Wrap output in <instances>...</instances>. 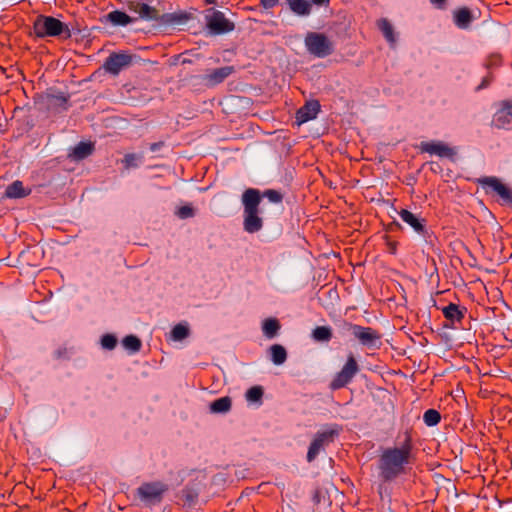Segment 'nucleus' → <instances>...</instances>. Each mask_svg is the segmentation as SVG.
I'll use <instances>...</instances> for the list:
<instances>
[{
    "label": "nucleus",
    "mask_w": 512,
    "mask_h": 512,
    "mask_svg": "<svg viewBox=\"0 0 512 512\" xmlns=\"http://www.w3.org/2000/svg\"><path fill=\"white\" fill-rule=\"evenodd\" d=\"M308 52L318 58H324L333 52L331 40L322 33L309 32L305 37Z\"/></svg>",
    "instance_id": "nucleus-4"
},
{
    "label": "nucleus",
    "mask_w": 512,
    "mask_h": 512,
    "mask_svg": "<svg viewBox=\"0 0 512 512\" xmlns=\"http://www.w3.org/2000/svg\"><path fill=\"white\" fill-rule=\"evenodd\" d=\"M351 330L353 335L365 346H375L380 339L379 333L370 327L352 325Z\"/></svg>",
    "instance_id": "nucleus-13"
},
{
    "label": "nucleus",
    "mask_w": 512,
    "mask_h": 512,
    "mask_svg": "<svg viewBox=\"0 0 512 512\" xmlns=\"http://www.w3.org/2000/svg\"><path fill=\"white\" fill-rule=\"evenodd\" d=\"M280 329V324L275 318H268L263 322L262 330L264 335L272 339L276 336Z\"/></svg>",
    "instance_id": "nucleus-26"
},
{
    "label": "nucleus",
    "mask_w": 512,
    "mask_h": 512,
    "mask_svg": "<svg viewBox=\"0 0 512 512\" xmlns=\"http://www.w3.org/2000/svg\"><path fill=\"white\" fill-rule=\"evenodd\" d=\"M93 145L90 142L78 143L70 152L69 157L74 160H82L93 152Z\"/></svg>",
    "instance_id": "nucleus-20"
},
{
    "label": "nucleus",
    "mask_w": 512,
    "mask_h": 512,
    "mask_svg": "<svg viewBox=\"0 0 512 512\" xmlns=\"http://www.w3.org/2000/svg\"><path fill=\"white\" fill-rule=\"evenodd\" d=\"M271 360L275 365H281L286 361L287 353L283 346L274 344L270 347Z\"/></svg>",
    "instance_id": "nucleus-28"
},
{
    "label": "nucleus",
    "mask_w": 512,
    "mask_h": 512,
    "mask_svg": "<svg viewBox=\"0 0 512 512\" xmlns=\"http://www.w3.org/2000/svg\"><path fill=\"white\" fill-rule=\"evenodd\" d=\"M334 431L318 432L313 441L311 442L308 452L307 461L312 462L316 459L318 454L327 446L333 439Z\"/></svg>",
    "instance_id": "nucleus-12"
},
{
    "label": "nucleus",
    "mask_w": 512,
    "mask_h": 512,
    "mask_svg": "<svg viewBox=\"0 0 512 512\" xmlns=\"http://www.w3.org/2000/svg\"><path fill=\"white\" fill-rule=\"evenodd\" d=\"M279 0H261V4L265 7V8H273L277 3H278Z\"/></svg>",
    "instance_id": "nucleus-40"
},
{
    "label": "nucleus",
    "mask_w": 512,
    "mask_h": 512,
    "mask_svg": "<svg viewBox=\"0 0 512 512\" xmlns=\"http://www.w3.org/2000/svg\"><path fill=\"white\" fill-rule=\"evenodd\" d=\"M443 315L447 320L451 323H458L463 318V313L459 309V306L453 303H450L446 307L442 309Z\"/></svg>",
    "instance_id": "nucleus-22"
},
{
    "label": "nucleus",
    "mask_w": 512,
    "mask_h": 512,
    "mask_svg": "<svg viewBox=\"0 0 512 512\" xmlns=\"http://www.w3.org/2000/svg\"><path fill=\"white\" fill-rule=\"evenodd\" d=\"M287 3L297 15L307 16L311 13V4L307 0H287Z\"/></svg>",
    "instance_id": "nucleus-21"
},
{
    "label": "nucleus",
    "mask_w": 512,
    "mask_h": 512,
    "mask_svg": "<svg viewBox=\"0 0 512 512\" xmlns=\"http://www.w3.org/2000/svg\"><path fill=\"white\" fill-rule=\"evenodd\" d=\"M491 81H492L491 76L484 77L481 84L477 87V90H481V89L488 87L489 84L491 83Z\"/></svg>",
    "instance_id": "nucleus-39"
},
{
    "label": "nucleus",
    "mask_w": 512,
    "mask_h": 512,
    "mask_svg": "<svg viewBox=\"0 0 512 512\" xmlns=\"http://www.w3.org/2000/svg\"><path fill=\"white\" fill-rule=\"evenodd\" d=\"M412 449L408 439L401 446L383 449L378 460L379 478L383 482H391L405 474L412 462Z\"/></svg>",
    "instance_id": "nucleus-1"
},
{
    "label": "nucleus",
    "mask_w": 512,
    "mask_h": 512,
    "mask_svg": "<svg viewBox=\"0 0 512 512\" xmlns=\"http://www.w3.org/2000/svg\"><path fill=\"white\" fill-rule=\"evenodd\" d=\"M478 183L487 194H496L504 204H512V190L506 186L499 178L494 176L482 177Z\"/></svg>",
    "instance_id": "nucleus-8"
},
{
    "label": "nucleus",
    "mask_w": 512,
    "mask_h": 512,
    "mask_svg": "<svg viewBox=\"0 0 512 512\" xmlns=\"http://www.w3.org/2000/svg\"><path fill=\"white\" fill-rule=\"evenodd\" d=\"M245 397L249 403L260 405L263 397V389L260 386H253L247 390Z\"/></svg>",
    "instance_id": "nucleus-30"
},
{
    "label": "nucleus",
    "mask_w": 512,
    "mask_h": 512,
    "mask_svg": "<svg viewBox=\"0 0 512 512\" xmlns=\"http://www.w3.org/2000/svg\"><path fill=\"white\" fill-rule=\"evenodd\" d=\"M233 72V67L225 66L221 68L214 69L213 71L207 73L204 76V81L207 85L215 86L221 82H223L228 76H230Z\"/></svg>",
    "instance_id": "nucleus-16"
},
{
    "label": "nucleus",
    "mask_w": 512,
    "mask_h": 512,
    "mask_svg": "<svg viewBox=\"0 0 512 512\" xmlns=\"http://www.w3.org/2000/svg\"><path fill=\"white\" fill-rule=\"evenodd\" d=\"M264 196L267 197L271 202H274V203H278L282 199L280 193L275 190H267L264 193Z\"/></svg>",
    "instance_id": "nucleus-37"
},
{
    "label": "nucleus",
    "mask_w": 512,
    "mask_h": 512,
    "mask_svg": "<svg viewBox=\"0 0 512 512\" xmlns=\"http://www.w3.org/2000/svg\"><path fill=\"white\" fill-rule=\"evenodd\" d=\"M31 193V189L25 188L23 183L19 180L10 184L5 191V195L11 199L23 198Z\"/></svg>",
    "instance_id": "nucleus-19"
},
{
    "label": "nucleus",
    "mask_w": 512,
    "mask_h": 512,
    "mask_svg": "<svg viewBox=\"0 0 512 512\" xmlns=\"http://www.w3.org/2000/svg\"><path fill=\"white\" fill-rule=\"evenodd\" d=\"M312 338L317 342H329L332 338V329L329 326H317L312 331Z\"/></svg>",
    "instance_id": "nucleus-29"
},
{
    "label": "nucleus",
    "mask_w": 512,
    "mask_h": 512,
    "mask_svg": "<svg viewBox=\"0 0 512 512\" xmlns=\"http://www.w3.org/2000/svg\"><path fill=\"white\" fill-rule=\"evenodd\" d=\"M493 125L500 129L512 128V99L502 100L495 104Z\"/></svg>",
    "instance_id": "nucleus-9"
},
{
    "label": "nucleus",
    "mask_w": 512,
    "mask_h": 512,
    "mask_svg": "<svg viewBox=\"0 0 512 512\" xmlns=\"http://www.w3.org/2000/svg\"><path fill=\"white\" fill-rule=\"evenodd\" d=\"M123 347L132 352H138L141 348V341L134 335H128L122 340Z\"/></svg>",
    "instance_id": "nucleus-31"
},
{
    "label": "nucleus",
    "mask_w": 512,
    "mask_h": 512,
    "mask_svg": "<svg viewBox=\"0 0 512 512\" xmlns=\"http://www.w3.org/2000/svg\"><path fill=\"white\" fill-rule=\"evenodd\" d=\"M231 399L229 397H221L216 399L210 404V411L212 413L222 414L226 413L231 409Z\"/></svg>",
    "instance_id": "nucleus-23"
},
{
    "label": "nucleus",
    "mask_w": 512,
    "mask_h": 512,
    "mask_svg": "<svg viewBox=\"0 0 512 512\" xmlns=\"http://www.w3.org/2000/svg\"><path fill=\"white\" fill-rule=\"evenodd\" d=\"M311 2L317 6H328L330 0H311Z\"/></svg>",
    "instance_id": "nucleus-42"
},
{
    "label": "nucleus",
    "mask_w": 512,
    "mask_h": 512,
    "mask_svg": "<svg viewBox=\"0 0 512 512\" xmlns=\"http://www.w3.org/2000/svg\"><path fill=\"white\" fill-rule=\"evenodd\" d=\"M491 81H492L491 76L484 77L481 84L477 87V90H481V89L488 87L489 84L491 83Z\"/></svg>",
    "instance_id": "nucleus-38"
},
{
    "label": "nucleus",
    "mask_w": 512,
    "mask_h": 512,
    "mask_svg": "<svg viewBox=\"0 0 512 512\" xmlns=\"http://www.w3.org/2000/svg\"><path fill=\"white\" fill-rule=\"evenodd\" d=\"M423 420L427 426H435L440 422L441 416L437 410L429 409L424 412Z\"/></svg>",
    "instance_id": "nucleus-32"
},
{
    "label": "nucleus",
    "mask_w": 512,
    "mask_h": 512,
    "mask_svg": "<svg viewBox=\"0 0 512 512\" xmlns=\"http://www.w3.org/2000/svg\"><path fill=\"white\" fill-rule=\"evenodd\" d=\"M129 9L145 20H157L159 18L158 11L142 0H136L129 3Z\"/></svg>",
    "instance_id": "nucleus-14"
},
{
    "label": "nucleus",
    "mask_w": 512,
    "mask_h": 512,
    "mask_svg": "<svg viewBox=\"0 0 512 512\" xmlns=\"http://www.w3.org/2000/svg\"><path fill=\"white\" fill-rule=\"evenodd\" d=\"M133 56L125 51L111 53L103 64L106 72L118 75L132 64Z\"/></svg>",
    "instance_id": "nucleus-10"
},
{
    "label": "nucleus",
    "mask_w": 512,
    "mask_h": 512,
    "mask_svg": "<svg viewBox=\"0 0 512 512\" xmlns=\"http://www.w3.org/2000/svg\"><path fill=\"white\" fill-rule=\"evenodd\" d=\"M453 18L455 25L460 29L469 28L471 22L474 19L471 11L466 7L455 10L453 13Z\"/></svg>",
    "instance_id": "nucleus-17"
},
{
    "label": "nucleus",
    "mask_w": 512,
    "mask_h": 512,
    "mask_svg": "<svg viewBox=\"0 0 512 512\" xmlns=\"http://www.w3.org/2000/svg\"><path fill=\"white\" fill-rule=\"evenodd\" d=\"M206 26L214 35H221L234 30L235 25L227 19L223 12L213 8L208 9L205 14Z\"/></svg>",
    "instance_id": "nucleus-6"
},
{
    "label": "nucleus",
    "mask_w": 512,
    "mask_h": 512,
    "mask_svg": "<svg viewBox=\"0 0 512 512\" xmlns=\"http://www.w3.org/2000/svg\"><path fill=\"white\" fill-rule=\"evenodd\" d=\"M502 64V57L499 54H491L486 60L487 68H496Z\"/></svg>",
    "instance_id": "nucleus-36"
},
{
    "label": "nucleus",
    "mask_w": 512,
    "mask_h": 512,
    "mask_svg": "<svg viewBox=\"0 0 512 512\" xmlns=\"http://www.w3.org/2000/svg\"><path fill=\"white\" fill-rule=\"evenodd\" d=\"M261 197L259 191L253 188L247 189L242 195L244 206V230L248 233H256L262 229L263 221L259 216V204Z\"/></svg>",
    "instance_id": "nucleus-2"
},
{
    "label": "nucleus",
    "mask_w": 512,
    "mask_h": 512,
    "mask_svg": "<svg viewBox=\"0 0 512 512\" xmlns=\"http://www.w3.org/2000/svg\"><path fill=\"white\" fill-rule=\"evenodd\" d=\"M117 344V339L114 335L112 334H105L104 336H102L101 338V346L104 348V349H107V350H112L115 348Z\"/></svg>",
    "instance_id": "nucleus-33"
},
{
    "label": "nucleus",
    "mask_w": 512,
    "mask_h": 512,
    "mask_svg": "<svg viewBox=\"0 0 512 512\" xmlns=\"http://www.w3.org/2000/svg\"><path fill=\"white\" fill-rule=\"evenodd\" d=\"M431 4L434 5L438 9H444L446 0H430Z\"/></svg>",
    "instance_id": "nucleus-41"
},
{
    "label": "nucleus",
    "mask_w": 512,
    "mask_h": 512,
    "mask_svg": "<svg viewBox=\"0 0 512 512\" xmlns=\"http://www.w3.org/2000/svg\"><path fill=\"white\" fill-rule=\"evenodd\" d=\"M206 2H208V3H212L213 1H212V0H206Z\"/></svg>",
    "instance_id": "nucleus-43"
},
{
    "label": "nucleus",
    "mask_w": 512,
    "mask_h": 512,
    "mask_svg": "<svg viewBox=\"0 0 512 512\" xmlns=\"http://www.w3.org/2000/svg\"><path fill=\"white\" fill-rule=\"evenodd\" d=\"M34 33L39 38L57 37L63 33L69 36V28L55 17L40 15L33 24Z\"/></svg>",
    "instance_id": "nucleus-3"
},
{
    "label": "nucleus",
    "mask_w": 512,
    "mask_h": 512,
    "mask_svg": "<svg viewBox=\"0 0 512 512\" xmlns=\"http://www.w3.org/2000/svg\"><path fill=\"white\" fill-rule=\"evenodd\" d=\"M359 372V365L355 357L350 354L341 370L334 376L330 383L332 390H339L352 382L353 378Z\"/></svg>",
    "instance_id": "nucleus-7"
},
{
    "label": "nucleus",
    "mask_w": 512,
    "mask_h": 512,
    "mask_svg": "<svg viewBox=\"0 0 512 512\" xmlns=\"http://www.w3.org/2000/svg\"><path fill=\"white\" fill-rule=\"evenodd\" d=\"M399 217L403 222L408 224L413 230L417 233L424 232V224L423 221L420 220L416 215H414L412 212L402 209L399 211Z\"/></svg>",
    "instance_id": "nucleus-18"
},
{
    "label": "nucleus",
    "mask_w": 512,
    "mask_h": 512,
    "mask_svg": "<svg viewBox=\"0 0 512 512\" xmlns=\"http://www.w3.org/2000/svg\"><path fill=\"white\" fill-rule=\"evenodd\" d=\"M420 149L422 152L436 155L440 158L453 159L456 155V150L442 141L422 142Z\"/></svg>",
    "instance_id": "nucleus-11"
},
{
    "label": "nucleus",
    "mask_w": 512,
    "mask_h": 512,
    "mask_svg": "<svg viewBox=\"0 0 512 512\" xmlns=\"http://www.w3.org/2000/svg\"><path fill=\"white\" fill-rule=\"evenodd\" d=\"M377 25H378V28L380 29V31L382 32V34L384 35V37L386 38V40L391 45H394L396 42V39H395L394 30H393L391 23L387 19L382 18L378 21Z\"/></svg>",
    "instance_id": "nucleus-25"
},
{
    "label": "nucleus",
    "mask_w": 512,
    "mask_h": 512,
    "mask_svg": "<svg viewBox=\"0 0 512 512\" xmlns=\"http://www.w3.org/2000/svg\"><path fill=\"white\" fill-rule=\"evenodd\" d=\"M189 327L185 323L175 325L170 332V339L176 342L182 341L189 336Z\"/></svg>",
    "instance_id": "nucleus-27"
},
{
    "label": "nucleus",
    "mask_w": 512,
    "mask_h": 512,
    "mask_svg": "<svg viewBox=\"0 0 512 512\" xmlns=\"http://www.w3.org/2000/svg\"><path fill=\"white\" fill-rule=\"evenodd\" d=\"M194 209L192 206L190 205H184V206H181L177 209L176 211V215L180 218V219H187V218H191L194 216Z\"/></svg>",
    "instance_id": "nucleus-34"
},
{
    "label": "nucleus",
    "mask_w": 512,
    "mask_h": 512,
    "mask_svg": "<svg viewBox=\"0 0 512 512\" xmlns=\"http://www.w3.org/2000/svg\"><path fill=\"white\" fill-rule=\"evenodd\" d=\"M320 111V104L318 101H309L303 107H301L296 113L297 123L303 124L317 117Z\"/></svg>",
    "instance_id": "nucleus-15"
},
{
    "label": "nucleus",
    "mask_w": 512,
    "mask_h": 512,
    "mask_svg": "<svg viewBox=\"0 0 512 512\" xmlns=\"http://www.w3.org/2000/svg\"><path fill=\"white\" fill-rule=\"evenodd\" d=\"M109 21L118 26H127L133 22V19L122 11H112L108 14Z\"/></svg>",
    "instance_id": "nucleus-24"
},
{
    "label": "nucleus",
    "mask_w": 512,
    "mask_h": 512,
    "mask_svg": "<svg viewBox=\"0 0 512 512\" xmlns=\"http://www.w3.org/2000/svg\"><path fill=\"white\" fill-rule=\"evenodd\" d=\"M140 162L141 157L136 154H127L123 160V163L126 168L137 167Z\"/></svg>",
    "instance_id": "nucleus-35"
},
{
    "label": "nucleus",
    "mask_w": 512,
    "mask_h": 512,
    "mask_svg": "<svg viewBox=\"0 0 512 512\" xmlns=\"http://www.w3.org/2000/svg\"><path fill=\"white\" fill-rule=\"evenodd\" d=\"M168 486L160 481L143 483L137 489L138 498L146 505H156L163 499Z\"/></svg>",
    "instance_id": "nucleus-5"
}]
</instances>
